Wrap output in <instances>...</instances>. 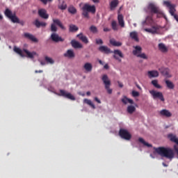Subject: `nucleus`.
<instances>
[{
    "mask_svg": "<svg viewBox=\"0 0 178 178\" xmlns=\"http://www.w3.org/2000/svg\"><path fill=\"white\" fill-rule=\"evenodd\" d=\"M155 152L161 155V156H164L172 161L175 158V152L173 149L169 147H157L154 148Z\"/></svg>",
    "mask_w": 178,
    "mask_h": 178,
    "instance_id": "nucleus-1",
    "label": "nucleus"
},
{
    "mask_svg": "<svg viewBox=\"0 0 178 178\" xmlns=\"http://www.w3.org/2000/svg\"><path fill=\"white\" fill-rule=\"evenodd\" d=\"M14 51L16 52V54H18V55H20L22 58L24 56V54H26L27 58H30L31 59H33V58H35V56H38V54L35 51H29L27 49L22 50L19 47H14Z\"/></svg>",
    "mask_w": 178,
    "mask_h": 178,
    "instance_id": "nucleus-2",
    "label": "nucleus"
},
{
    "mask_svg": "<svg viewBox=\"0 0 178 178\" xmlns=\"http://www.w3.org/2000/svg\"><path fill=\"white\" fill-rule=\"evenodd\" d=\"M4 15L13 22V23H19V24H22V26L24 25V22L19 21V18L16 16L15 13H13L9 10L8 8L6 9L4 12Z\"/></svg>",
    "mask_w": 178,
    "mask_h": 178,
    "instance_id": "nucleus-3",
    "label": "nucleus"
},
{
    "mask_svg": "<svg viewBox=\"0 0 178 178\" xmlns=\"http://www.w3.org/2000/svg\"><path fill=\"white\" fill-rule=\"evenodd\" d=\"M83 15L86 19L90 18V15H88V12H90V13H95V6H91L90 4H85L83 7Z\"/></svg>",
    "mask_w": 178,
    "mask_h": 178,
    "instance_id": "nucleus-4",
    "label": "nucleus"
},
{
    "mask_svg": "<svg viewBox=\"0 0 178 178\" xmlns=\"http://www.w3.org/2000/svg\"><path fill=\"white\" fill-rule=\"evenodd\" d=\"M134 49L133 51L134 55L138 58H141L142 59H148V56L145 53H142L143 49L140 46L134 47Z\"/></svg>",
    "mask_w": 178,
    "mask_h": 178,
    "instance_id": "nucleus-5",
    "label": "nucleus"
},
{
    "mask_svg": "<svg viewBox=\"0 0 178 178\" xmlns=\"http://www.w3.org/2000/svg\"><path fill=\"white\" fill-rule=\"evenodd\" d=\"M148 9L151 10L152 13H156L157 17H163V13L159 10V8L156 6L154 3H150L148 6Z\"/></svg>",
    "mask_w": 178,
    "mask_h": 178,
    "instance_id": "nucleus-6",
    "label": "nucleus"
},
{
    "mask_svg": "<svg viewBox=\"0 0 178 178\" xmlns=\"http://www.w3.org/2000/svg\"><path fill=\"white\" fill-rule=\"evenodd\" d=\"M144 31L150 33L151 34H161L162 31V27L159 26H152L151 29H144Z\"/></svg>",
    "mask_w": 178,
    "mask_h": 178,
    "instance_id": "nucleus-7",
    "label": "nucleus"
},
{
    "mask_svg": "<svg viewBox=\"0 0 178 178\" xmlns=\"http://www.w3.org/2000/svg\"><path fill=\"white\" fill-rule=\"evenodd\" d=\"M60 97H64L65 98H67L68 99H71V101H75L76 100V97H74L73 96V95H72V93L66 92L63 90H60V94H57Z\"/></svg>",
    "mask_w": 178,
    "mask_h": 178,
    "instance_id": "nucleus-8",
    "label": "nucleus"
},
{
    "mask_svg": "<svg viewBox=\"0 0 178 178\" xmlns=\"http://www.w3.org/2000/svg\"><path fill=\"white\" fill-rule=\"evenodd\" d=\"M149 93L154 98V99H156V98H159L161 99V101H165V98H163V94L161 92H156L155 90H149Z\"/></svg>",
    "mask_w": 178,
    "mask_h": 178,
    "instance_id": "nucleus-9",
    "label": "nucleus"
},
{
    "mask_svg": "<svg viewBox=\"0 0 178 178\" xmlns=\"http://www.w3.org/2000/svg\"><path fill=\"white\" fill-rule=\"evenodd\" d=\"M120 136L124 140H130V138H131V134H130V132L126 129H120Z\"/></svg>",
    "mask_w": 178,
    "mask_h": 178,
    "instance_id": "nucleus-10",
    "label": "nucleus"
},
{
    "mask_svg": "<svg viewBox=\"0 0 178 178\" xmlns=\"http://www.w3.org/2000/svg\"><path fill=\"white\" fill-rule=\"evenodd\" d=\"M53 22L54 24H51V31H56L57 29H56V26H55V24H57V26H59V27H60V29H62L63 30H65V26H63V24H62V22H60V20L53 19Z\"/></svg>",
    "mask_w": 178,
    "mask_h": 178,
    "instance_id": "nucleus-11",
    "label": "nucleus"
},
{
    "mask_svg": "<svg viewBox=\"0 0 178 178\" xmlns=\"http://www.w3.org/2000/svg\"><path fill=\"white\" fill-rule=\"evenodd\" d=\"M51 38L52 41H54V42H59L64 41L63 38H60V36H59V35L56 33H52L51 35Z\"/></svg>",
    "mask_w": 178,
    "mask_h": 178,
    "instance_id": "nucleus-12",
    "label": "nucleus"
},
{
    "mask_svg": "<svg viewBox=\"0 0 178 178\" xmlns=\"http://www.w3.org/2000/svg\"><path fill=\"white\" fill-rule=\"evenodd\" d=\"M147 76L149 79H154L159 76V72L156 70H152L147 72Z\"/></svg>",
    "mask_w": 178,
    "mask_h": 178,
    "instance_id": "nucleus-13",
    "label": "nucleus"
},
{
    "mask_svg": "<svg viewBox=\"0 0 178 178\" xmlns=\"http://www.w3.org/2000/svg\"><path fill=\"white\" fill-rule=\"evenodd\" d=\"M24 35L26 38H28V40H30L31 41H33V42H38V39H37V38H35V36H34V35L26 33H24Z\"/></svg>",
    "mask_w": 178,
    "mask_h": 178,
    "instance_id": "nucleus-14",
    "label": "nucleus"
},
{
    "mask_svg": "<svg viewBox=\"0 0 178 178\" xmlns=\"http://www.w3.org/2000/svg\"><path fill=\"white\" fill-rule=\"evenodd\" d=\"M102 80L105 86V88H108V86H111V81L107 75H103Z\"/></svg>",
    "mask_w": 178,
    "mask_h": 178,
    "instance_id": "nucleus-15",
    "label": "nucleus"
},
{
    "mask_svg": "<svg viewBox=\"0 0 178 178\" xmlns=\"http://www.w3.org/2000/svg\"><path fill=\"white\" fill-rule=\"evenodd\" d=\"M38 15L42 19H48L49 15L47 14V10L45 9H40L38 10Z\"/></svg>",
    "mask_w": 178,
    "mask_h": 178,
    "instance_id": "nucleus-16",
    "label": "nucleus"
},
{
    "mask_svg": "<svg viewBox=\"0 0 178 178\" xmlns=\"http://www.w3.org/2000/svg\"><path fill=\"white\" fill-rule=\"evenodd\" d=\"M160 115L161 116H165V118H171L172 113L169 110L163 109L160 111Z\"/></svg>",
    "mask_w": 178,
    "mask_h": 178,
    "instance_id": "nucleus-17",
    "label": "nucleus"
},
{
    "mask_svg": "<svg viewBox=\"0 0 178 178\" xmlns=\"http://www.w3.org/2000/svg\"><path fill=\"white\" fill-rule=\"evenodd\" d=\"M119 56L120 58H123V54L122 53V51L120 50H115L114 51V58L115 59H116L117 60H119V62H120V59H119Z\"/></svg>",
    "mask_w": 178,
    "mask_h": 178,
    "instance_id": "nucleus-18",
    "label": "nucleus"
},
{
    "mask_svg": "<svg viewBox=\"0 0 178 178\" xmlns=\"http://www.w3.org/2000/svg\"><path fill=\"white\" fill-rule=\"evenodd\" d=\"M118 21L120 27H124V19H123V15L122 14L118 15Z\"/></svg>",
    "mask_w": 178,
    "mask_h": 178,
    "instance_id": "nucleus-19",
    "label": "nucleus"
},
{
    "mask_svg": "<svg viewBox=\"0 0 178 178\" xmlns=\"http://www.w3.org/2000/svg\"><path fill=\"white\" fill-rule=\"evenodd\" d=\"M64 56L70 58H74V51L72 49H69L65 54H64Z\"/></svg>",
    "mask_w": 178,
    "mask_h": 178,
    "instance_id": "nucleus-20",
    "label": "nucleus"
},
{
    "mask_svg": "<svg viewBox=\"0 0 178 178\" xmlns=\"http://www.w3.org/2000/svg\"><path fill=\"white\" fill-rule=\"evenodd\" d=\"M83 69H85L86 72H90L92 70V64L90 63H86L83 65Z\"/></svg>",
    "mask_w": 178,
    "mask_h": 178,
    "instance_id": "nucleus-21",
    "label": "nucleus"
},
{
    "mask_svg": "<svg viewBox=\"0 0 178 178\" xmlns=\"http://www.w3.org/2000/svg\"><path fill=\"white\" fill-rule=\"evenodd\" d=\"M122 102H123V104H124L125 105H127V104H131V105H133V104H134V101H133V99H129L127 97H122Z\"/></svg>",
    "mask_w": 178,
    "mask_h": 178,
    "instance_id": "nucleus-22",
    "label": "nucleus"
},
{
    "mask_svg": "<svg viewBox=\"0 0 178 178\" xmlns=\"http://www.w3.org/2000/svg\"><path fill=\"white\" fill-rule=\"evenodd\" d=\"M159 49L161 52H168V47H166L163 43L159 44Z\"/></svg>",
    "mask_w": 178,
    "mask_h": 178,
    "instance_id": "nucleus-23",
    "label": "nucleus"
},
{
    "mask_svg": "<svg viewBox=\"0 0 178 178\" xmlns=\"http://www.w3.org/2000/svg\"><path fill=\"white\" fill-rule=\"evenodd\" d=\"M71 44L73 48H83V44L76 40H72Z\"/></svg>",
    "mask_w": 178,
    "mask_h": 178,
    "instance_id": "nucleus-24",
    "label": "nucleus"
},
{
    "mask_svg": "<svg viewBox=\"0 0 178 178\" xmlns=\"http://www.w3.org/2000/svg\"><path fill=\"white\" fill-rule=\"evenodd\" d=\"M77 37H79V40H81V41H82L85 44H88V39L83 34L80 33L77 35Z\"/></svg>",
    "mask_w": 178,
    "mask_h": 178,
    "instance_id": "nucleus-25",
    "label": "nucleus"
},
{
    "mask_svg": "<svg viewBox=\"0 0 178 178\" xmlns=\"http://www.w3.org/2000/svg\"><path fill=\"white\" fill-rule=\"evenodd\" d=\"M99 50L101 52H104V54H111V49H109V48H108L107 47H105V46H101L99 48Z\"/></svg>",
    "mask_w": 178,
    "mask_h": 178,
    "instance_id": "nucleus-26",
    "label": "nucleus"
},
{
    "mask_svg": "<svg viewBox=\"0 0 178 178\" xmlns=\"http://www.w3.org/2000/svg\"><path fill=\"white\" fill-rule=\"evenodd\" d=\"M139 143H141L145 147H147V148H151L152 147V145L145 142L143 138H139L138 139Z\"/></svg>",
    "mask_w": 178,
    "mask_h": 178,
    "instance_id": "nucleus-27",
    "label": "nucleus"
},
{
    "mask_svg": "<svg viewBox=\"0 0 178 178\" xmlns=\"http://www.w3.org/2000/svg\"><path fill=\"white\" fill-rule=\"evenodd\" d=\"M110 44H111V45H113V47H120V46H122V42H118V41L115 40V39H111L110 40Z\"/></svg>",
    "mask_w": 178,
    "mask_h": 178,
    "instance_id": "nucleus-28",
    "label": "nucleus"
},
{
    "mask_svg": "<svg viewBox=\"0 0 178 178\" xmlns=\"http://www.w3.org/2000/svg\"><path fill=\"white\" fill-rule=\"evenodd\" d=\"M161 73L163 76H164L165 77H172V74H170V73L169 72V70H168V68H165L163 71H161Z\"/></svg>",
    "mask_w": 178,
    "mask_h": 178,
    "instance_id": "nucleus-29",
    "label": "nucleus"
},
{
    "mask_svg": "<svg viewBox=\"0 0 178 178\" xmlns=\"http://www.w3.org/2000/svg\"><path fill=\"white\" fill-rule=\"evenodd\" d=\"M165 84L170 90H173L175 88V84H173V82L169 81V80H165Z\"/></svg>",
    "mask_w": 178,
    "mask_h": 178,
    "instance_id": "nucleus-30",
    "label": "nucleus"
},
{
    "mask_svg": "<svg viewBox=\"0 0 178 178\" xmlns=\"http://www.w3.org/2000/svg\"><path fill=\"white\" fill-rule=\"evenodd\" d=\"M35 26H36V27H45L47 26V23L45 22H40V21H38V19H36L35 21Z\"/></svg>",
    "mask_w": 178,
    "mask_h": 178,
    "instance_id": "nucleus-31",
    "label": "nucleus"
},
{
    "mask_svg": "<svg viewBox=\"0 0 178 178\" xmlns=\"http://www.w3.org/2000/svg\"><path fill=\"white\" fill-rule=\"evenodd\" d=\"M83 102L85 104H87V105H89L90 106H91L93 109H95V105H94V104L92 103V102L88 99H85L83 100Z\"/></svg>",
    "mask_w": 178,
    "mask_h": 178,
    "instance_id": "nucleus-32",
    "label": "nucleus"
},
{
    "mask_svg": "<svg viewBox=\"0 0 178 178\" xmlns=\"http://www.w3.org/2000/svg\"><path fill=\"white\" fill-rule=\"evenodd\" d=\"M152 84L154 86V87H155V88H162V86L159 85L158 80L156 79L152 81Z\"/></svg>",
    "mask_w": 178,
    "mask_h": 178,
    "instance_id": "nucleus-33",
    "label": "nucleus"
},
{
    "mask_svg": "<svg viewBox=\"0 0 178 178\" xmlns=\"http://www.w3.org/2000/svg\"><path fill=\"white\" fill-rule=\"evenodd\" d=\"M128 113H133L134 112H136V107L134 106H128L127 109Z\"/></svg>",
    "mask_w": 178,
    "mask_h": 178,
    "instance_id": "nucleus-34",
    "label": "nucleus"
},
{
    "mask_svg": "<svg viewBox=\"0 0 178 178\" xmlns=\"http://www.w3.org/2000/svg\"><path fill=\"white\" fill-rule=\"evenodd\" d=\"M130 37L132 38L135 41H138V35H137V32H131L130 33Z\"/></svg>",
    "mask_w": 178,
    "mask_h": 178,
    "instance_id": "nucleus-35",
    "label": "nucleus"
},
{
    "mask_svg": "<svg viewBox=\"0 0 178 178\" xmlns=\"http://www.w3.org/2000/svg\"><path fill=\"white\" fill-rule=\"evenodd\" d=\"M119 3V1L118 0H113L111 3V9H115L118 6V4Z\"/></svg>",
    "mask_w": 178,
    "mask_h": 178,
    "instance_id": "nucleus-36",
    "label": "nucleus"
},
{
    "mask_svg": "<svg viewBox=\"0 0 178 178\" xmlns=\"http://www.w3.org/2000/svg\"><path fill=\"white\" fill-rule=\"evenodd\" d=\"M45 60L47 62V63H50V65H54V63H55V61L51 57L46 56Z\"/></svg>",
    "mask_w": 178,
    "mask_h": 178,
    "instance_id": "nucleus-37",
    "label": "nucleus"
},
{
    "mask_svg": "<svg viewBox=\"0 0 178 178\" xmlns=\"http://www.w3.org/2000/svg\"><path fill=\"white\" fill-rule=\"evenodd\" d=\"M146 23H148L149 24H151L152 23V17H147L146 18V21L143 22V26H145Z\"/></svg>",
    "mask_w": 178,
    "mask_h": 178,
    "instance_id": "nucleus-38",
    "label": "nucleus"
},
{
    "mask_svg": "<svg viewBox=\"0 0 178 178\" xmlns=\"http://www.w3.org/2000/svg\"><path fill=\"white\" fill-rule=\"evenodd\" d=\"M68 11L70 12V13H72V15H74V13H76V12H77V10H76V8L74 6H70L68 8Z\"/></svg>",
    "mask_w": 178,
    "mask_h": 178,
    "instance_id": "nucleus-39",
    "label": "nucleus"
},
{
    "mask_svg": "<svg viewBox=\"0 0 178 178\" xmlns=\"http://www.w3.org/2000/svg\"><path fill=\"white\" fill-rule=\"evenodd\" d=\"M111 27H112L113 30L118 31V23H116V21L112 22Z\"/></svg>",
    "mask_w": 178,
    "mask_h": 178,
    "instance_id": "nucleus-40",
    "label": "nucleus"
},
{
    "mask_svg": "<svg viewBox=\"0 0 178 178\" xmlns=\"http://www.w3.org/2000/svg\"><path fill=\"white\" fill-rule=\"evenodd\" d=\"M58 8L61 10H65V9H66V8H67V6L66 5V3H65V2H63V3L58 5Z\"/></svg>",
    "mask_w": 178,
    "mask_h": 178,
    "instance_id": "nucleus-41",
    "label": "nucleus"
},
{
    "mask_svg": "<svg viewBox=\"0 0 178 178\" xmlns=\"http://www.w3.org/2000/svg\"><path fill=\"white\" fill-rule=\"evenodd\" d=\"M79 28L76 25H70V31H77Z\"/></svg>",
    "mask_w": 178,
    "mask_h": 178,
    "instance_id": "nucleus-42",
    "label": "nucleus"
},
{
    "mask_svg": "<svg viewBox=\"0 0 178 178\" xmlns=\"http://www.w3.org/2000/svg\"><path fill=\"white\" fill-rule=\"evenodd\" d=\"M90 31H92V33H97L98 32V29H97V27L92 26L90 28Z\"/></svg>",
    "mask_w": 178,
    "mask_h": 178,
    "instance_id": "nucleus-43",
    "label": "nucleus"
},
{
    "mask_svg": "<svg viewBox=\"0 0 178 178\" xmlns=\"http://www.w3.org/2000/svg\"><path fill=\"white\" fill-rule=\"evenodd\" d=\"M132 95H133V97H138V95H140V93L138 92H137V91H133L132 92Z\"/></svg>",
    "mask_w": 178,
    "mask_h": 178,
    "instance_id": "nucleus-44",
    "label": "nucleus"
},
{
    "mask_svg": "<svg viewBox=\"0 0 178 178\" xmlns=\"http://www.w3.org/2000/svg\"><path fill=\"white\" fill-rule=\"evenodd\" d=\"M52 0H40V2H42L44 5H47V2H51Z\"/></svg>",
    "mask_w": 178,
    "mask_h": 178,
    "instance_id": "nucleus-45",
    "label": "nucleus"
},
{
    "mask_svg": "<svg viewBox=\"0 0 178 178\" xmlns=\"http://www.w3.org/2000/svg\"><path fill=\"white\" fill-rule=\"evenodd\" d=\"M109 87H111V86H108V88H105L107 90V92L108 94H111L112 93V89H111Z\"/></svg>",
    "mask_w": 178,
    "mask_h": 178,
    "instance_id": "nucleus-46",
    "label": "nucleus"
},
{
    "mask_svg": "<svg viewBox=\"0 0 178 178\" xmlns=\"http://www.w3.org/2000/svg\"><path fill=\"white\" fill-rule=\"evenodd\" d=\"M96 43L98 44H103V42L101 39H97L96 40Z\"/></svg>",
    "mask_w": 178,
    "mask_h": 178,
    "instance_id": "nucleus-47",
    "label": "nucleus"
},
{
    "mask_svg": "<svg viewBox=\"0 0 178 178\" xmlns=\"http://www.w3.org/2000/svg\"><path fill=\"white\" fill-rule=\"evenodd\" d=\"M95 100L96 102H97L98 104H101V100H99V99H98L97 97H95Z\"/></svg>",
    "mask_w": 178,
    "mask_h": 178,
    "instance_id": "nucleus-48",
    "label": "nucleus"
},
{
    "mask_svg": "<svg viewBox=\"0 0 178 178\" xmlns=\"http://www.w3.org/2000/svg\"><path fill=\"white\" fill-rule=\"evenodd\" d=\"M111 30L108 28H104V31H110Z\"/></svg>",
    "mask_w": 178,
    "mask_h": 178,
    "instance_id": "nucleus-49",
    "label": "nucleus"
},
{
    "mask_svg": "<svg viewBox=\"0 0 178 178\" xmlns=\"http://www.w3.org/2000/svg\"><path fill=\"white\" fill-rule=\"evenodd\" d=\"M35 73H42V70H39V71L36 70L35 71Z\"/></svg>",
    "mask_w": 178,
    "mask_h": 178,
    "instance_id": "nucleus-50",
    "label": "nucleus"
},
{
    "mask_svg": "<svg viewBox=\"0 0 178 178\" xmlns=\"http://www.w3.org/2000/svg\"><path fill=\"white\" fill-rule=\"evenodd\" d=\"M104 67V69H108L109 66H108V64H106Z\"/></svg>",
    "mask_w": 178,
    "mask_h": 178,
    "instance_id": "nucleus-51",
    "label": "nucleus"
},
{
    "mask_svg": "<svg viewBox=\"0 0 178 178\" xmlns=\"http://www.w3.org/2000/svg\"><path fill=\"white\" fill-rule=\"evenodd\" d=\"M40 64L42 65V66H44V65H45V62L40 61Z\"/></svg>",
    "mask_w": 178,
    "mask_h": 178,
    "instance_id": "nucleus-52",
    "label": "nucleus"
},
{
    "mask_svg": "<svg viewBox=\"0 0 178 178\" xmlns=\"http://www.w3.org/2000/svg\"><path fill=\"white\" fill-rule=\"evenodd\" d=\"M3 19V17H2V15L0 14V20H2Z\"/></svg>",
    "mask_w": 178,
    "mask_h": 178,
    "instance_id": "nucleus-53",
    "label": "nucleus"
},
{
    "mask_svg": "<svg viewBox=\"0 0 178 178\" xmlns=\"http://www.w3.org/2000/svg\"><path fill=\"white\" fill-rule=\"evenodd\" d=\"M86 94H87V95H91V92H87Z\"/></svg>",
    "mask_w": 178,
    "mask_h": 178,
    "instance_id": "nucleus-54",
    "label": "nucleus"
},
{
    "mask_svg": "<svg viewBox=\"0 0 178 178\" xmlns=\"http://www.w3.org/2000/svg\"><path fill=\"white\" fill-rule=\"evenodd\" d=\"M92 1L95 2H95H99V0H92Z\"/></svg>",
    "mask_w": 178,
    "mask_h": 178,
    "instance_id": "nucleus-55",
    "label": "nucleus"
},
{
    "mask_svg": "<svg viewBox=\"0 0 178 178\" xmlns=\"http://www.w3.org/2000/svg\"><path fill=\"white\" fill-rule=\"evenodd\" d=\"M99 63H100V65H102V60H99Z\"/></svg>",
    "mask_w": 178,
    "mask_h": 178,
    "instance_id": "nucleus-56",
    "label": "nucleus"
},
{
    "mask_svg": "<svg viewBox=\"0 0 178 178\" xmlns=\"http://www.w3.org/2000/svg\"><path fill=\"white\" fill-rule=\"evenodd\" d=\"M119 86L122 88V87H123V84L119 83Z\"/></svg>",
    "mask_w": 178,
    "mask_h": 178,
    "instance_id": "nucleus-57",
    "label": "nucleus"
},
{
    "mask_svg": "<svg viewBox=\"0 0 178 178\" xmlns=\"http://www.w3.org/2000/svg\"><path fill=\"white\" fill-rule=\"evenodd\" d=\"M163 166H168L165 163H163Z\"/></svg>",
    "mask_w": 178,
    "mask_h": 178,
    "instance_id": "nucleus-58",
    "label": "nucleus"
},
{
    "mask_svg": "<svg viewBox=\"0 0 178 178\" xmlns=\"http://www.w3.org/2000/svg\"><path fill=\"white\" fill-rule=\"evenodd\" d=\"M134 26H135V27H136V24H134Z\"/></svg>",
    "mask_w": 178,
    "mask_h": 178,
    "instance_id": "nucleus-59",
    "label": "nucleus"
}]
</instances>
